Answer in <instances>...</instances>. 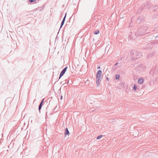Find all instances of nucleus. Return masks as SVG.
Listing matches in <instances>:
<instances>
[{"mask_svg":"<svg viewBox=\"0 0 158 158\" xmlns=\"http://www.w3.org/2000/svg\"><path fill=\"white\" fill-rule=\"evenodd\" d=\"M102 73L101 70H98L97 73L96 78H101Z\"/></svg>","mask_w":158,"mask_h":158,"instance_id":"obj_1","label":"nucleus"},{"mask_svg":"<svg viewBox=\"0 0 158 158\" xmlns=\"http://www.w3.org/2000/svg\"><path fill=\"white\" fill-rule=\"evenodd\" d=\"M67 67H65V68L60 73V77H59V78H60V77L62 76H63L64 74V73H65V72L66 71V70H67Z\"/></svg>","mask_w":158,"mask_h":158,"instance_id":"obj_2","label":"nucleus"},{"mask_svg":"<svg viewBox=\"0 0 158 158\" xmlns=\"http://www.w3.org/2000/svg\"><path fill=\"white\" fill-rule=\"evenodd\" d=\"M96 83L97 85H99L100 84V82L101 81V78H96Z\"/></svg>","mask_w":158,"mask_h":158,"instance_id":"obj_3","label":"nucleus"},{"mask_svg":"<svg viewBox=\"0 0 158 158\" xmlns=\"http://www.w3.org/2000/svg\"><path fill=\"white\" fill-rule=\"evenodd\" d=\"M144 81V80L141 78L139 79L138 80V83L139 84H142Z\"/></svg>","mask_w":158,"mask_h":158,"instance_id":"obj_4","label":"nucleus"},{"mask_svg":"<svg viewBox=\"0 0 158 158\" xmlns=\"http://www.w3.org/2000/svg\"><path fill=\"white\" fill-rule=\"evenodd\" d=\"M65 135H69V131L68 129L66 128L64 132Z\"/></svg>","mask_w":158,"mask_h":158,"instance_id":"obj_5","label":"nucleus"},{"mask_svg":"<svg viewBox=\"0 0 158 158\" xmlns=\"http://www.w3.org/2000/svg\"><path fill=\"white\" fill-rule=\"evenodd\" d=\"M66 14H65V17H64V18L63 19V20L62 21V22L60 27H61L63 25V24H64V22L65 19V17H66Z\"/></svg>","mask_w":158,"mask_h":158,"instance_id":"obj_6","label":"nucleus"},{"mask_svg":"<svg viewBox=\"0 0 158 158\" xmlns=\"http://www.w3.org/2000/svg\"><path fill=\"white\" fill-rule=\"evenodd\" d=\"M44 101V99L40 103V105L39 106V110H40L41 109V108L42 104V103H43V102Z\"/></svg>","mask_w":158,"mask_h":158,"instance_id":"obj_7","label":"nucleus"},{"mask_svg":"<svg viewBox=\"0 0 158 158\" xmlns=\"http://www.w3.org/2000/svg\"><path fill=\"white\" fill-rule=\"evenodd\" d=\"M99 32V31L98 30L96 31H95L94 33L95 34H98Z\"/></svg>","mask_w":158,"mask_h":158,"instance_id":"obj_8","label":"nucleus"},{"mask_svg":"<svg viewBox=\"0 0 158 158\" xmlns=\"http://www.w3.org/2000/svg\"><path fill=\"white\" fill-rule=\"evenodd\" d=\"M119 78V75H117L116 76V78L117 79H118Z\"/></svg>","mask_w":158,"mask_h":158,"instance_id":"obj_9","label":"nucleus"},{"mask_svg":"<svg viewBox=\"0 0 158 158\" xmlns=\"http://www.w3.org/2000/svg\"><path fill=\"white\" fill-rule=\"evenodd\" d=\"M102 137V135H99V136L97 137V139H99L100 138H101Z\"/></svg>","mask_w":158,"mask_h":158,"instance_id":"obj_10","label":"nucleus"},{"mask_svg":"<svg viewBox=\"0 0 158 158\" xmlns=\"http://www.w3.org/2000/svg\"><path fill=\"white\" fill-rule=\"evenodd\" d=\"M137 88V87L135 85H134V89H135V90H136V89Z\"/></svg>","mask_w":158,"mask_h":158,"instance_id":"obj_11","label":"nucleus"},{"mask_svg":"<svg viewBox=\"0 0 158 158\" xmlns=\"http://www.w3.org/2000/svg\"><path fill=\"white\" fill-rule=\"evenodd\" d=\"M34 1V0H29V1L30 2H33Z\"/></svg>","mask_w":158,"mask_h":158,"instance_id":"obj_12","label":"nucleus"},{"mask_svg":"<svg viewBox=\"0 0 158 158\" xmlns=\"http://www.w3.org/2000/svg\"><path fill=\"white\" fill-rule=\"evenodd\" d=\"M98 69H99L100 68V66L98 67Z\"/></svg>","mask_w":158,"mask_h":158,"instance_id":"obj_13","label":"nucleus"},{"mask_svg":"<svg viewBox=\"0 0 158 158\" xmlns=\"http://www.w3.org/2000/svg\"><path fill=\"white\" fill-rule=\"evenodd\" d=\"M106 79H107V80H108V77H107Z\"/></svg>","mask_w":158,"mask_h":158,"instance_id":"obj_14","label":"nucleus"},{"mask_svg":"<svg viewBox=\"0 0 158 158\" xmlns=\"http://www.w3.org/2000/svg\"><path fill=\"white\" fill-rule=\"evenodd\" d=\"M62 96H61V99H62Z\"/></svg>","mask_w":158,"mask_h":158,"instance_id":"obj_15","label":"nucleus"}]
</instances>
